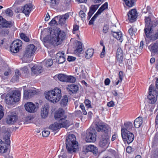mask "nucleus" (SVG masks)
Masks as SVG:
<instances>
[{"instance_id":"nucleus-57","label":"nucleus","mask_w":158,"mask_h":158,"mask_svg":"<svg viewBox=\"0 0 158 158\" xmlns=\"http://www.w3.org/2000/svg\"><path fill=\"white\" fill-rule=\"evenodd\" d=\"M76 59V58L75 57L69 56L68 57L67 60L69 61H72L75 60Z\"/></svg>"},{"instance_id":"nucleus-37","label":"nucleus","mask_w":158,"mask_h":158,"mask_svg":"<svg viewBox=\"0 0 158 158\" xmlns=\"http://www.w3.org/2000/svg\"><path fill=\"white\" fill-rule=\"evenodd\" d=\"M67 76L66 75L64 74H59L57 76L58 80L62 82H66Z\"/></svg>"},{"instance_id":"nucleus-30","label":"nucleus","mask_w":158,"mask_h":158,"mask_svg":"<svg viewBox=\"0 0 158 158\" xmlns=\"http://www.w3.org/2000/svg\"><path fill=\"white\" fill-rule=\"evenodd\" d=\"M7 151L6 143L3 142L0 139V153H5Z\"/></svg>"},{"instance_id":"nucleus-16","label":"nucleus","mask_w":158,"mask_h":158,"mask_svg":"<svg viewBox=\"0 0 158 158\" xmlns=\"http://www.w3.org/2000/svg\"><path fill=\"white\" fill-rule=\"evenodd\" d=\"M37 92L33 89L25 90L24 92L23 97L24 99H27L32 97L34 95L36 94Z\"/></svg>"},{"instance_id":"nucleus-47","label":"nucleus","mask_w":158,"mask_h":158,"mask_svg":"<svg viewBox=\"0 0 158 158\" xmlns=\"http://www.w3.org/2000/svg\"><path fill=\"white\" fill-rule=\"evenodd\" d=\"M75 71L76 72H78L80 73H81L80 74V75L81 74H83L84 73L83 68L81 67H79L78 68H76Z\"/></svg>"},{"instance_id":"nucleus-27","label":"nucleus","mask_w":158,"mask_h":158,"mask_svg":"<svg viewBox=\"0 0 158 158\" xmlns=\"http://www.w3.org/2000/svg\"><path fill=\"white\" fill-rule=\"evenodd\" d=\"M148 48L152 52L156 53L158 52V41L155 43L151 44Z\"/></svg>"},{"instance_id":"nucleus-5","label":"nucleus","mask_w":158,"mask_h":158,"mask_svg":"<svg viewBox=\"0 0 158 158\" xmlns=\"http://www.w3.org/2000/svg\"><path fill=\"white\" fill-rule=\"evenodd\" d=\"M21 94L17 90H15L7 94L6 96V102L8 104L13 103V102H17L20 99Z\"/></svg>"},{"instance_id":"nucleus-10","label":"nucleus","mask_w":158,"mask_h":158,"mask_svg":"<svg viewBox=\"0 0 158 158\" xmlns=\"http://www.w3.org/2000/svg\"><path fill=\"white\" fill-rule=\"evenodd\" d=\"M108 8V3L107 2H106L104 4L101 6L98 10L96 13L93 17L89 21V25H91L94 24V21L98 17V16L100 15L103 11L107 9Z\"/></svg>"},{"instance_id":"nucleus-38","label":"nucleus","mask_w":158,"mask_h":158,"mask_svg":"<svg viewBox=\"0 0 158 158\" xmlns=\"http://www.w3.org/2000/svg\"><path fill=\"white\" fill-rule=\"evenodd\" d=\"M44 62L45 65L47 67L51 66L53 64V61L51 59L45 60H44Z\"/></svg>"},{"instance_id":"nucleus-14","label":"nucleus","mask_w":158,"mask_h":158,"mask_svg":"<svg viewBox=\"0 0 158 158\" xmlns=\"http://www.w3.org/2000/svg\"><path fill=\"white\" fill-rule=\"evenodd\" d=\"M14 22L8 21L2 16H0V28H10L13 25Z\"/></svg>"},{"instance_id":"nucleus-39","label":"nucleus","mask_w":158,"mask_h":158,"mask_svg":"<svg viewBox=\"0 0 158 158\" xmlns=\"http://www.w3.org/2000/svg\"><path fill=\"white\" fill-rule=\"evenodd\" d=\"M75 77L72 76H67L66 82H67L74 83L75 82Z\"/></svg>"},{"instance_id":"nucleus-34","label":"nucleus","mask_w":158,"mask_h":158,"mask_svg":"<svg viewBox=\"0 0 158 158\" xmlns=\"http://www.w3.org/2000/svg\"><path fill=\"white\" fill-rule=\"evenodd\" d=\"M136 0H124L126 5L129 7H131L135 5Z\"/></svg>"},{"instance_id":"nucleus-2","label":"nucleus","mask_w":158,"mask_h":158,"mask_svg":"<svg viewBox=\"0 0 158 158\" xmlns=\"http://www.w3.org/2000/svg\"><path fill=\"white\" fill-rule=\"evenodd\" d=\"M61 97V90L58 88L47 92L45 94L46 99L53 103L59 101Z\"/></svg>"},{"instance_id":"nucleus-45","label":"nucleus","mask_w":158,"mask_h":158,"mask_svg":"<svg viewBox=\"0 0 158 158\" xmlns=\"http://www.w3.org/2000/svg\"><path fill=\"white\" fill-rule=\"evenodd\" d=\"M59 64H62L65 61V56H62V57L56 59Z\"/></svg>"},{"instance_id":"nucleus-4","label":"nucleus","mask_w":158,"mask_h":158,"mask_svg":"<svg viewBox=\"0 0 158 158\" xmlns=\"http://www.w3.org/2000/svg\"><path fill=\"white\" fill-rule=\"evenodd\" d=\"M37 48L33 44L28 45L26 48L23 56L22 58L23 62H29L31 61V57L36 50Z\"/></svg>"},{"instance_id":"nucleus-19","label":"nucleus","mask_w":158,"mask_h":158,"mask_svg":"<svg viewBox=\"0 0 158 158\" xmlns=\"http://www.w3.org/2000/svg\"><path fill=\"white\" fill-rule=\"evenodd\" d=\"M17 119V116L15 114H11L8 115L6 122L8 124H13L16 122Z\"/></svg>"},{"instance_id":"nucleus-50","label":"nucleus","mask_w":158,"mask_h":158,"mask_svg":"<svg viewBox=\"0 0 158 158\" xmlns=\"http://www.w3.org/2000/svg\"><path fill=\"white\" fill-rule=\"evenodd\" d=\"M79 15L81 17L82 20H83L85 19V14L84 12L81 10L79 12Z\"/></svg>"},{"instance_id":"nucleus-15","label":"nucleus","mask_w":158,"mask_h":158,"mask_svg":"<svg viewBox=\"0 0 158 158\" xmlns=\"http://www.w3.org/2000/svg\"><path fill=\"white\" fill-rule=\"evenodd\" d=\"M54 117L59 122L60 120H64V118H66V116L64 115V111L61 108L59 109L55 114Z\"/></svg>"},{"instance_id":"nucleus-35","label":"nucleus","mask_w":158,"mask_h":158,"mask_svg":"<svg viewBox=\"0 0 158 158\" xmlns=\"http://www.w3.org/2000/svg\"><path fill=\"white\" fill-rule=\"evenodd\" d=\"M76 48L75 50V53H80L82 51V47L81 43L79 42H77L76 44Z\"/></svg>"},{"instance_id":"nucleus-17","label":"nucleus","mask_w":158,"mask_h":158,"mask_svg":"<svg viewBox=\"0 0 158 158\" xmlns=\"http://www.w3.org/2000/svg\"><path fill=\"white\" fill-rule=\"evenodd\" d=\"M128 18L131 22L134 21L137 16V11L135 9L130 10L127 14Z\"/></svg>"},{"instance_id":"nucleus-46","label":"nucleus","mask_w":158,"mask_h":158,"mask_svg":"<svg viewBox=\"0 0 158 158\" xmlns=\"http://www.w3.org/2000/svg\"><path fill=\"white\" fill-rule=\"evenodd\" d=\"M85 103L86 107L87 108L91 107V102L88 99H85Z\"/></svg>"},{"instance_id":"nucleus-18","label":"nucleus","mask_w":158,"mask_h":158,"mask_svg":"<svg viewBox=\"0 0 158 158\" xmlns=\"http://www.w3.org/2000/svg\"><path fill=\"white\" fill-rule=\"evenodd\" d=\"M69 15L68 13H66L64 15H58L56 16L55 18L59 20V24H64L66 20L68 19Z\"/></svg>"},{"instance_id":"nucleus-43","label":"nucleus","mask_w":158,"mask_h":158,"mask_svg":"<svg viewBox=\"0 0 158 158\" xmlns=\"http://www.w3.org/2000/svg\"><path fill=\"white\" fill-rule=\"evenodd\" d=\"M128 47L130 53L134 55V53L136 51V49L134 46L133 45H132L131 46H130V47Z\"/></svg>"},{"instance_id":"nucleus-26","label":"nucleus","mask_w":158,"mask_h":158,"mask_svg":"<svg viewBox=\"0 0 158 158\" xmlns=\"http://www.w3.org/2000/svg\"><path fill=\"white\" fill-rule=\"evenodd\" d=\"M32 5L31 4L25 5L23 8V12L26 15H28L29 14L32 9Z\"/></svg>"},{"instance_id":"nucleus-59","label":"nucleus","mask_w":158,"mask_h":158,"mask_svg":"<svg viewBox=\"0 0 158 158\" xmlns=\"http://www.w3.org/2000/svg\"><path fill=\"white\" fill-rule=\"evenodd\" d=\"M119 63L122 64H123V65H124V62L123 54H122L120 56V60H119Z\"/></svg>"},{"instance_id":"nucleus-58","label":"nucleus","mask_w":158,"mask_h":158,"mask_svg":"<svg viewBox=\"0 0 158 158\" xmlns=\"http://www.w3.org/2000/svg\"><path fill=\"white\" fill-rule=\"evenodd\" d=\"M105 54V46H103L102 51L100 54V57L101 58H103Z\"/></svg>"},{"instance_id":"nucleus-21","label":"nucleus","mask_w":158,"mask_h":158,"mask_svg":"<svg viewBox=\"0 0 158 158\" xmlns=\"http://www.w3.org/2000/svg\"><path fill=\"white\" fill-rule=\"evenodd\" d=\"M109 143V139L107 136L102 137L99 141V145L100 147L103 148L107 146Z\"/></svg>"},{"instance_id":"nucleus-49","label":"nucleus","mask_w":158,"mask_h":158,"mask_svg":"<svg viewBox=\"0 0 158 158\" xmlns=\"http://www.w3.org/2000/svg\"><path fill=\"white\" fill-rule=\"evenodd\" d=\"M50 134V131L47 130H44L43 131L42 135L43 137H48Z\"/></svg>"},{"instance_id":"nucleus-11","label":"nucleus","mask_w":158,"mask_h":158,"mask_svg":"<svg viewBox=\"0 0 158 158\" xmlns=\"http://www.w3.org/2000/svg\"><path fill=\"white\" fill-rule=\"evenodd\" d=\"M108 126L103 123L98 122L96 123V129L98 132L106 133L108 130Z\"/></svg>"},{"instance_id":"nucleus-60","label":"nucleus","mask_w":158,"mask_h":158,"mask_svg":"<svg viewBox=\"0 0 158 158\" xmlns=\"http://www.w3.org/2000/svg\"><path fill=\"white\" fill-rule=\"evenodd\" d=\"M113 37L118 40V32L113 31Z\"/></svg>"},{"instance_id":"nucleus-55","label":"nucleus","mask_w":158,"mask_h":158,"mask_svg":"<svg viewBox=\"0 0 158 158\" xmlns=\"http://www.w3.org/2000/svg\"><path fill=\"white\" fill-rule=\"evenodd\" d=\"M109 26L108 25H105L103 27V32L105 33H107L108 31Z\"/></svg>"},{"instance_id":"nucleus-31","label":"nucleus","mask_w":158,"mask_h":158,"mask_svg":"<svg viewBox=\"0 0 158 158\" xmlns=\"http://www.w3.org/2000/svg\"><path fill=\"white\" fill-rule=\"evenodd\" d=\"M61 128L60 123L55 122L54 124H51L49 127V128L53 131H56Z\"/></svg>"},{"instance_id":"nucleus-28","label":"nucleus","mask_w":158,"mask_h":158,"mask_svg":"<svg viewBox=\"0 0 158 158\" xmlns=\"http://www.w3.org/2000/svg\"><path fill=\"white\" fill-rule=\"evenodd\" d=\"M143 123V118L142 117H139L134 121V125L135 127L139 128L141 126Z\"/></svg>"},{"instance_id":"nucleus-6","label":"nucleus","mask_w":158,"mask_h":158,"mask_svg":"<svg viewBox=\"0 0 158 158\" xmlns=\"http://www.w3.org/2000/svg\"><path fill=\"white\" fill-rule=\"evenodd\" d=\"M121 135L123 141L126 142L128 144L132 143L134 138V136L133 133L123 128L122 130Z\"/></svg>"},{"instance_id":"nucleus-41","label":"nucleus","mask_w":158,"mask_h":158,"mask_svg":"<svg viewBox=\"0 0 158 158\" xmlns=\"http://www.w3.org/2000/svg\"><path fill=\"white\" fill-rule=\"evenodd\" d=\"M91 149L90 145H86L83 148V152L85 154H86L88 152H90Z\"/></svg>"},{"instance_id":"nucleus-44","label":"nucleus","mask_w":158,"mask_h":158,"mask_svg":"<svg viewBox=\"0 0 158 158\" xmlns=\"http://www.w3.org/2000/svg\"><path fill=\"white\" fill-rule=\"evenodd\" d=\"M119 83L121 82L125 77V74L123 72L121 71L119 72Z\"/></svg>"},{"instance_id":"nucleus-40","label":"nucleus","mask_w":158,"mask_h":158,"mask_svg":"<svg viewBox=\"0 0 158 158\" xmlns=\"http://www.w3.org/2000/svg\"><path fill=\"white\" fill-rule=\"evenodd\" d=\"M90 146L91 149L90 152H92L94 155H97L98 153V150L97 148L93 145H90Z\"/></svg>"},{"instance_id":"nucleus-54","label":"nucleus","mask_w":158,"mask_h":158,"mask_svg":"<svg viewBox=\"0 0 158 158\" xmlns=\"http://www.w3.org/2000/svg\"><path fill=\"white\" fill-rule=\"evenodd\" d=\"M4 115V112H3V107L0 105V119H1Z\"/></svg>"},{"instance_id":"nucleus-33","label":"nucleus","mask_w":158,"mask_h":158,"mask_svg":"<svg viewBox=\"0 0 158 158\" xmlns=\"http://www.w3.org/2000/svg\"><path fill=\"white\" fill-rule=\"evenodd\" d=\"M60 124L61 127H69L70 124L69 122L64 118V120H60L58 122Z\"/></svg>"},{"instance_id":"nucleus-23","label":"nucleus","mask_w":158,"mask_h":158,"mask_svg":"<svg viewBox=\"0 0 158 158\" xmlns=\"http://www.w3.org/2000/svg\"><path fill=\"white\" fill-rule=\"evenodd\" d=\"M31 70L33 74H38L42 72V66L35 65L31 68Z\"/></svg>"},{"instance_id":"nucleus-1","label":"nucleus","mask_w":158,"mask_h":158,"mask_svg":"<svg viewBox=\"0 0 158 158\" xmlns=\"http://www.w3.org/2000/svg\"><path fill=\"white\" fill-rule=\"evenodd\" d=\"M66 145L69 153H72L75 152L77 150V143L76 138L73 134H69L66 139Z\"/></svg>"},{"instance_id":"nucleus-20","label":"nucleus","mask_w":158,"mask_h":158,"mask_svg":"<svg viewBox=\"0 0 158 158\" xmlns=\"http://www.w3.org/2000/svg\"><path fill=\"white\" fill-rule=\"evenodd\" d=\"M49 106L47 105H44L41 109V116L43 118H46L48 115L49 111Z\"/></svg>"},{"instance_id":"nucleus-7","label":"nucleus","mask_w":158,"mask_h":158,"mask_svg":"<svg viewBox=\"0 0 158 158\" xmlns=\"http://www.w3.org/2000/svg\"><path fill=\"white\" fill-rule=\"evenodd\" d=\"M153 89V85H150L149 89V95L148 96L149 102L152 104L156 102L158 95L156 91L154 90Z\"/></svg>"},{"instance_id":"nucleus-25","label":"nucleus","mask_w":158,"mask_h":158,"mask_svg":"<svg viewBox=\"0 0 158 158\" xmlns=\"http://www.w3.org/2000/svg\"><path fill=\"white\" fill-rule=\"evenodd\" d=\"M67 89L72 93H76L79 89V87L77 85L74 84L68 85L67 87Z\"/></svg>"},{"instance_id":"nucleus-12","label":"nucleus","mask_w":158,"mask_h":158,"mask_svg":"<svg viewBox=\"0 0 158 158\" xmlns=\"http://www.w3.org/2000/svg\"><path fill=\"white\" fill-rule=\"evenodd\" d=\"M24 106L26 110L30 113L36 112L38 108L34 103L30 102L26 103L25 104Z\"/></svg>"},{"instance_id":"nucleus-36","label":"nucleus","mask_w":158,"mask_h":158,"mask_svg":"<svg viewBox=\"0 0 158 158\" xmlns=\"http://www.w3.org/2000/svg\"><path fill=\"white\" fill-rule=\"evenodd\" d=\"M68 102V97L67 95H65L63 97L60 102V104L62 106L64 107L67 105Z\"/></svg>"},{"instance_id":"nucleus-63","label":"nucleus","mask_w":158,"mask_h":158,"mask_svg":"<svg viewBox=\"0 0 158 158\" xmlns=\"http://www.w3.org/2000/svg\"><path fill=\"white\" fill-rule=\"evenodd\" d=\"M120 35L119 38V41L122 42L123 40V35L121 31H119V35Z\"/></svg>"},{"instance_id":"nucleus-13","label":"nucleus","mask_w":158,"mask_h":158,"mask_svg":"<svg viewBox=\"0 0 158 158\" xmlns=\"http://www.w3.org/2000/svg\"><path fill=\"white\" fill-rule=\"evenodd\" d=\"M2 130L3 133V139L5 141L7 144L9 145L10 143V133L8 131V129L6 127H3Z\"/></svg>"},{"instance_id":"nucleus-32","label":"nucleus","mask_w":158,"mask_h":158,"mask_svg":"<svg viewBox=\"0 0 158 158\" xmlns=\"http://www.w3.org/2000/svg\"><path fill=\"white\" fill-rule=\"evenodd\" d=\"M94 53V50L92 48H89L88 49L85 53V57L87 59L90 58L93 56Z\"/></svg>"},{"instance_id":"nucleus-64","label":"nucleus","mask_w":158,"mask_h":158,"mask_svg":"<svg viewBox=\"0 0 158 158\" xmlns=\"http://www.w3.org/2000/svg\"><path fill=\"white\" fill-rule=\"evenodd\" d=\"M107 106L109 107L113 106H114V102L112 101H110L107 103Z\"/></svg>"},{"instance_id":"nucleus-8","label":"nucleus","mask_w":158,"mask_h":158,"mask_svg":"<svg viewBox=\"0 0 158 158\" xmlns=\"http://www.w3.org/2000/svg\"><path fill=\"white\" fill-rule=\"evenodd\" d=\"M95 130L92 128L88 129L86 133V141L87 142H93L96 139Z\"/></svg>"},{"instance_id":"nucleus-62","label":"nucleus","mask_w":158,"mask_h":158,"mask_svg":"<svg viewBox=\"0 0 158 158\" xmlns=\"http://www.w3.org/2000/svg\"><path fill=\"white\" fill-rule=\"evenodd\" d=\"M21 70L25 73H27L28 72V69L27 66H24L21 68Z\"/></svg>"},{"instance_id":"nucleus-22","label":"nucleus","mask_w":158,"mask_h":158,"mask_svg":"<svg viewBox=\"0 0 158 158\" xmlns=\"http://www.w3.org/2000/svg\"><path fill=\"white\" fill-rule=\"evenodd\" d=\"M99 6V5H93L91 6L90 8L88 14L87 19L88 20L90 19L92 15L98 8Z\"/></svg>"},{"instance_id":"nucleus-42","label":"nucleus","mask_w":158,"mask_h":158,"mask_svg":"<svg viewBox=\"0 0 158 158\" xmlns=\"http://www.w3.org/2000/svg\"><path fill=\"white\" fill-rule=\"evenodd\" d=\"M20 36L21 39L23 40L24 41L27 42L29 41V38L23 33H22L20 34Z\"/></svg>"},{"instance_id":"nucleus-61","label":"nucleus","mask_w":158,"mask_h":158,"mask_svg":"<svg viewBox=\"0 0 158 158\" xmlns=\"http://www.w3.org/2000/svg\"><path fill=\"white\" fill-rule=\"evenodd\" d=\"M57 23L56 21L54 19H53L50 22L49 24L50 25L53 26Z\"/></svg>"},{"instance_id":"nucleus-9","label":"nucleus","mask_w":158,"mask_h":158,"mask_svg":"<svg viewBox=\"0 0 158 158\" xmlns=\"http://www.w3.org/2000/svg\"><path fill=\"white\" fill-rule=\"evenodd\" d=\"M22 44V42L19 40H17L14 41L11 44L10 50L11 52L16 53L19 52Z\"/></svg>"},{"instance_id":"nucleus-52","label":"nucleus","mask_w":158,"mask_h":158,"mask_svg":"<svg viewBox=\"0 0 158 158\" xmlns=\"http://www.w3.org/2000/svg\"><path fill=\"white\" fill-rule=\"evenodd\" d=\"M47 3H51V5L52 6H54L56 4V0H48L45 1Z\"/></svg>"},{"instance_id":"nucleus-48","label":"nucleus","mask_w":158,"mask_h":158,"mask_svg":"<svg viewBox=\"0 0 158 158\" xmlns=\"http://www.w3.org/2000/svg\"><path fill=\"white\" fill-rule=\"evenodd\" d=\"M62 56H65L64 53L63 52H59L56 54V59L60 58Z\"/></svg>"},{"instance_id":"nucleus-3","label":"nucleus","mask_w":158,"mask_h":158,"mask_svg":"<svg viewBox=\"0 0 158 158\" xmlns=\"http://www.w3.org/2000/svg\"><path fill=\"white\" fill-rule=\"evenodd\" d=\"M65 35V33L63 31L58 30L55 34L52 36L50 39L51 43L54 46L61 44L64 40Z\"/></svg>"},{"instance_id":"nucleus-56","label":"nucleus","mask_w":158,"mask_h":158,"mask_svg":"<svg viewBox=\"0 0 158 158\" xmlns=\"http://www.w3.org/2000/svg\"><path fill=\"white\" fill-rule=\"evenodd\" d=\"M19 79V77L15 75L11 79V81L12 82H15V81H18Z\"/></svg>"},{"instance_id":"nucleus-29","label":"nucleus","mask_w":158,"mask_h":158,"mask_svg":"<svg viewBox=\"0 0 158 158\" xmlns=\"http://www.w3.org/2000/svg\"><path fill=\"white\" fill-rule=\"evenodd\" d=\"M8 28L4 27L0 30V36L6 37L9 35L10 30Z\"/></svg>"},{"instance_id":"nucleus-53","label":"nucleus","mask_w":158,"mask_h":158,"mask_svg":"<svg viewBox=\"0 0 158 158\" xmlns=\"http://www.w3.org/2000/svg\"><path fill=\"white\" fill-rule=\"evenodd\" d=\"M127 44L125 45V47H127L129 45L131 46L133 44V39H132V40H128V42L127 43Z\"/></svg>"},{"instance_id":"nucleus-51","label":"nucleus","mask_w":158,"mask_h":158,"mask_svg":"<svg viewBox=\"0 0 158 158\" xmlns=\"http://www.w3.org/2000/svg\"><path fill=\"white\" fill-rule=\"evenodd\" d=\"M6 13L8 16H11L13 15V12L11 10L8 8L6 11Z\"/></svg>"},{"instance_id":"nucleus-24","label":"nucleus","mask_w":158,"mask_h":158,"mask_svg":"<svg viewBox=\"0 0 158 158\" xmlns=\"http://www.w3.org/2000/svg\"><path fill=\"white\" fill-rule=\"evenodd\" d=\"M121 132L123 128L124 130H126L127 131H129L128 130H130L132 129L133 127V124L132 123L130 122H126L124 123V125L122 124L121 125Z\"/></svg>"}]
</instances>
